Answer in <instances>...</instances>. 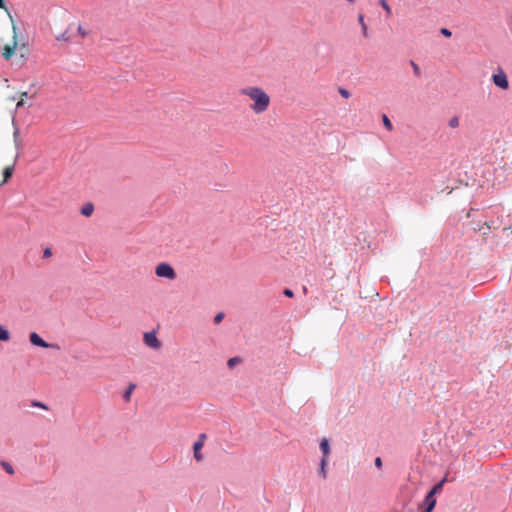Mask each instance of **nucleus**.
Here are the masks:
<instances>
[{"mask_svg":"<svg viewBox=\"0 0 512 512\" xmlns=\"http://www.w3.org/2000/svg\"><path fill=\"white\" fill-rule=\"evenodd\" d=\"M242 94L249 96L253 101L251 109L255 113H262L267 110L270 104V98L268 94L259 87H247L242 89Z\"/></svg>","mask_w":512,"mask_h":512,"instance_id":"obj_1","label":"nucleus"},{"mask_svg":"<svg viewBox=\"0 0 512 512\" xmlns=\"http://www.w3.org/2000/svg\"><path fill=\"white\" fill-rule=\"evenodd\" d=\"M155 274L160 278L169 280H174L177 277L174 268L167 262L159 263L155 268Z\"/></svg>","mask_w":512,"mask_h":512,"instance_id":"obj_2","label":"nucleus"},{"mask_svg":"<svg viewBox=\"0 0 512 512\" xmlns=\"http://www.w3.org/2000/svg\"><path fill=\"white\" fill-rule=\"evenodd\" d=\"M29 341L33 346H37L40 348H56L59 349V346L54 343H48L46 342L38 333L31 332L29 334Z\"/></svg>","mask_w":512,"mask_h":512,"instance_id":"obj_3","label":"nucleus"},{"mask_svg":"<svg viewBox=\"0 0 512 512\" xmlns=\"http://www.w3.org/2000/svg\"><path fill=\"white\" fill-rule=\"evenodd\" d=\"M492 82L502 90H506L509 87L508 77L500 67L498 68V72L492 75Z\"/></svg>","mask_w":512,"mask_h":512,"instance_id":"obj_4","label":"nucleus"},{"mask_svg":"<svg viewBox=\"0 0 512 512\" xmlns=\"http://www.w3.org/2000/svg\"><path fill=\"white\" fill-rule=\"evenodd\" d=\"M13 44L12 45H5L3 48L2 56L5 60H10L12 56L15 53V49L17 48V27L15 24H13Z\"/></svg>","mask_w":512,"mask_h":512,"instance_id":"obj_5","label":"nucleus"},{"mask_svg":"<svg viewBox=\"0 0 512 512\" xmlns=\"http://www.w3.org/2000/svg\"><path fill=\"white\" fill-rule=\"evenodd\" d=\"M143 342L146 346L152 349H159L161 347V342L157 338L155 331L145 332Z\"/></svg>","mask_w":512,"mask_h":512,"instance_id":"obj_6","label":"nucleus"},{"mask_svg":"<svg viewBox=\"0 0 512 512\" xmlns=\"http://www.w3.org/2000/svg\"><path fill=\"white\" fill-rule=\"evenodd\" d=\"M319 449H320V451L322 453V458L321 459H327L328 460V457H329L330 452H331L329 439L323 438L320 441Z\"/></svg>","mask_w":512,"mask_h":512,"instance_id":"obj_7","label":"nucleus"},{"mask_svg":"<svg viewBox=\"0 0 512 512\" xmlns=\"http://www.w3.org/2000/svg\"><path fill=\"white\" fill-rule=\"evenodd\" d=\"M437 504L436 496H433L432 493H427L423 502L419 505V508L426 507L430 509H434Z\"/></svg>","mask_w":512,"mask_h":512,"instance_id":"obj_8","label":"nucleus"},{"mask_svg":"<svg viewBox=\"0 0 512 512\" xmlns=\"http://www.w3.org/2000/svg\"><path fill=\"white\" fill-rule=\"evenodd\" d=\"M203 446L204 445L200 441H195L193 444V455L195 460L198 462L203 460V454L201 453Z\"/></svg>","mask_w":512,"mask_h":512,"instance_id":"obj_9","label":"nucleus"},{"mask_svg":"<svg viewBox=\"0 0 512 512\" xmlns=\"http://www.w3.org/2000/svg\"><path fill=\"white\" fill-rule=\"evenodd\" d=\"M14 173V165H9L3 169V181L0 183V185H3L7 183Z\"/></svg>","mask_w":512,"mask_h":512,"instance_id":"obj_10","label":"nucleus"},{"mask_svg":"<svg viewBox=\"0 0 512 512\" xmlns=\"http://www.w3.org/2000/svg\"><path fill=\"white\" fill-rule=\"evenodd\" d=\"M93 211H94V205L91 202L84 204L81 208V214L86 217L91 216Z\"/></svg>","mask_w":512,"mask_h":512,"instance_id":"obj_11","label":"nucleus"},{"mask_svg":"<svg viewBox=\"0 0 512 512\" xmlns=\"http://www.w3.org/2000/svg\"><path fill=\"white\" fill-rule=\"evenodd\" d=\"M135 388H136V385H135V384H133V383H130V384L128 385V387L125 389V391L123 392V395H122L123 400H124L125 402L130 401V399H131V395H132V392L134 391V389H135Z\"/></svg>","mask_w":512,"mask_h":512,"instance_id":"obj_12","label":"nucleus"},{"mask_svg":"<svg viewBox=\"0 0 512 512\" xmlns=\"http://www.w3.org/2000/svg\"><path fill=\"white\" fill-rule=\"evenodd\" d=\"M328 464L327 459H321L319 463L318 475L323 477L324 479L327 477L326 466Z\"/></svg>","mask_w":512,"mask_h":512,"instance_id":"obj_13","label":"nucleus"},{"mask_svg":"<svg viewBox=\"0 0 512 512\" xmlns=\"http://www.w3.org/2000/svg\"><path fill=\"white\" fill-rule=\"evenodd\" d=\"M358 22L359 24L361 25V32H362V35L364 37H368V28H367V25L364 21V15L362 13H360L358 15Z\"/></svg>","mask_w":512,"mask_h":512,"instance_id":"obj_14","label":"nucleus"},{"mask_svg":"<svg viewBox=\"0 0 512 512\" xmlns=\"http://www.w3.org/2000/svg\"><path fill=\"white\" fill-rule=\"evenodd\" d=\"M10 339V332L6 327L0 325V341L6 342Z\"/></svg>","mask_w":512,"mask_h":512,"instance_id":"obj_15","label":"nucleus"},{"mask_svg":"<svg viewBox=\"0 0 512 512\" xmlns=\"http://www.w3.org/2000/svg\"><path fill=\"white\" fill-rule=\"evenodd\" d=\"M240 363H242V358L239 356H234V357H231L228 359L227 366H228V368L231 369Z\"/></svg>","mask_w":512,"mask_h":512,"instance_id":"obj_16","label":"nucleus"},{"mask_svg":"<svg viewBox=\"0 0 512 512\" xmlns=\"http://www.w3.org/2000/svg\"><path fill=\"white\" fill-rule=\"evenodd\" d=\"M443 490V487L441 486V483H435L431 489L427 493H432L433 496H436L437 494L441 493Z\"/></svg>","mask_w":512,"mask_h":512,"instance_id":"obj_17","label":"nucleus"},{"mask_svg":"<svg viewBox=\"0 0 512 512\" xmlns=\"http://www.w3.org/2000/svg\"><path fill=\"white\" fill-rule=\"evenodd\" d=\"M382 122L387 130H389V131L393 130V124L386 114H382Z\"/></svg>","mask_w":512,"mask_h":512,"instance_id":"obj_18","label":"nucleus"},{"mask_svg":"<svg viewBox=\"0 0 512 512\" xmlns=\"http://www.w3.org/2000/svg\"><path fill=\"white\" fill-rule=\"evenodd\" d=\"M1 466L3 467V469L10 475L14 474V468L13 466L9 463V462H6V461H2L1 462Z\"/></svg>","mask_w":512,"mask_h":512,"instance_id":"obj_19","label":"nucleus"},{"mask_svg":"<svg viewBox=\"0 0 512 512\" xmlns=\"http://www.w3.org/2000/svg\"><path fill=\"white\" fill-rule=\"evenodd\" d=\"M379 4L386 11L387 15L390 16L392 14L391 7L386 0H379Z\"/></svg>","mask_w":512,"mask_h":512,"instance_id":"obj_20","label":"nucleus"},{"mask_svg":"<svg viewBox=\"0 0 512 512\" xmlns=\"http://www.w3.org/2000/svg\"><path fill=\"white\" fill-rule=\"evenodd\" d=\"M410 65L413 69V73L416 77H420L421 76V70H420V67L418 66V64H416L413 60H410Z\"/></svg>","mask_w":512,"mask_h":512,"instance_id":"obj_21","label":"nucleus"},{"mask_svg":"<svg viewBox=\"0 0 512 512\" xmlns=\"http://www.w3.org/2000/svg\"><path fill=\"white\" fill-rule=\"evenodd\" d=\"M31 406H32V407H38V408L45 409V410H47V409H48V407L46 406V404H45V403H43V402H41V401H38V400H33V401L31 402Z\"/></svg>","mask_w":512,"mask_h":512,"instance_id":"obj_22","label":"nucleus"},{"mask_svg":"<svg viewBox=\"0 0 512 512\" xmlns=\"http://www.w3.org/2000/svg\"><path fill=\"white\" fill-rule=\"evenodd\" d=\"M225 317V314L224 312H218L215 316H214V319H213V322L214 324H219L222 322V320L224 319Z\"/></svg>","mask_w":512,"mask_h":512,"instance_id":"obj_23","label":"nucleus"},{"mask_svg":"<svg viewBox=\"0 0 512 512\" xmlns=\"http://www.w3.org/2000/svg\"><path fill=\"white\" fill-rule=\"evenodd\" d=\"M449 126L451 128H456L459 126V119L458 117L454 116L449 120Z\"/></svg>","mask_w":512,"mask_h":512,"instance_id":"obj_24","label":"nucleus"},{"mask_svg":"<svg viewBox=\"0 0 512 512\" xmlns=\"http://www.w3.org/2000/svg\"><path fill=\"white\" fill-rule=\"evenodd\" d=\"M339 94H340L343 98H346V99H347V98H349V97L351 96V93H350L347 89L342 88V87H340V88H339Z\"/></svg>","mask_w":512,"mask_h":512,"instance_id":"obj_25","label":"nucleus"},{"mask_svg":"<svg viewBox=\"0 0 512 512\" xmlns=\"http://www.w3.org/2000/svg\"><path fill=\"white\" fill-rule=\"evenodd\" d=\"M283 295H284L285 297H287V298H293V297H294V292H293V290H292V289H290V288H285V289L283 290Z\"/></svg>","mask_w":512,"mask_h":512,"instance_id":"obj_26","label":"nucleus"},{"mask_svg":"<svg viewBox=\"0 0 512 512\" xmlns=\"http://www.w3.org/2000/svg\"><path fill=\"white\" fill-rule=\"evenodd\" d=\"M440 33H441V35H443L444 37H447V38L452 36L451 30H449L448 28H441Z\"/></svg>","mask_w":512,"mask_h":512,"instance_id":"obj_27","label":"nucleus"},{"mask_svg":"<svg viewBox=\"0 0 512 512\" xmlns=\"http://www.w3.org/2000/svg\"><path fill=\"white\" fill-rule=\"evenodd\" d=\"M52 256V249L50 247H46L43 250V258L47 259Z\"/></svg>","mask_w":512,"mask_h":512,"instance_id":"obj_28","label":"nucleus"},{"mask_svg":"<svg viewBox=\"0 0 512 512\" xmlns=\"http://www.w3.org/2000/svg\"><path fill=\"white\" fill-rule=\"evenodd\" d=\"M374 464L378 469H380L383 465L381 457H376L374 460Z\"/></svg>","mask_w":512,"mask_h":512,"instance_id":"obj_29","label":"nucleus"},{"mask_svg":"<svg viewBox=\"0 0 512 512\" xmlns=\"http://www.w3.org/2000/svg\"><path fill=\"white\" fill-rule=\"evenodd\" d=\"M206 437H207L206 434L202 433L199 435V437L196 441H200L204 445V441H205Z\"/></svg>","mask_w":512,"mask_h":512,"instance_id":"obj_30","label":"nucleus"},{"mask_svg":"<svg viewBox=\"0 0 512 512\" xmlns=\"http://www.w3.org/2000/svg\"><path fill=\"white\" fill-rule=\"evenodd\" d=\"M447 482H448L447 474H445V476L440 481H438V483H441L442 487H444L445 483H447Z\"/></svg>","mask_w":512,"mask_h":512,"instance_id":"obj_31","label":"nucleus"},{"mask_svg":"<svg viewBox=\"0 0 512 512\" xmlns=\"http://www.w3.org/2000/svg\"><path fill=\"white\" fill-rule=\"evenodd\" d=\"M78 33L81 34L82 36L86 35V31L82 28V26L78 27Z\"/></svg>","mask_w":512,"mask_h":512,"instance_id":"obj_32","label":"nucleus"},{"mask_svg":"<svg viewBox=\"0 0 512 512\" xmlns=\"http://www.w3.org/2000/svg\"><path fill=\"white\" fill-rule=\"evenodd\" d=\"M66 34H67L66 32L62 33V34L60 35V37H58L57 39H58V40H68V37L66 36Z\"/></svg>","mask_w":512,"mask_h":512,"instance_id":"obj_33","label":"nucleus"},{"mask_svg":"<svg viewBox=\"0 0 512 512\" xmlns=\"http://www.w3.org/2000/svg\"><path fill=\"white\" fill-rule=\"evenodd\" d=\"M423 510L422 512H433L434 509H430V508H426V507H422Z\"/></svg>","mask_w":512,"mask_h":512,"instance_id":"obj_34","label":"nucleus"},{"mask_svg":"<svg viewBox=\"0 0 512 512\" xmlns=\"http://www.w3.org/2000/svg\"><path fill=\"white\" fill-rule=\"evenodd\" d=\"M0 8H5V0H0Z\"/></svg>","mask_w":512,"mask_h":512,"instance_id":"obj_35","label":"nucleus"},{"mask_svg":"<svg viewBox=\"0 0 512 512\" xmlns=\"http://www.w3.org/2000/svg\"><path fill=\"white\" fill-rule=\"evenodd\" d=\"M22 104H23V100H20V101L18 102L17 106L19 107V106H21Z\"/></svg>","mask_w":512,"mask_h":512,"instance_id":"obj_36","label":"nucleus"},{"mask_svg":"<svg viewBox=\"0 0 512 512\" xmlns=\"http://www.w3.org/2000/svg\"><path fill=\"white\" fill-rule=\"evenodd\" d=\"M22 96L27 97V96H28V93H27V92H24V93L22 94Z\"/></svg>","mask_w":512,"mask_h":512,"instance_id":"obj_37","label":"nucleus"},{"mask_svg":"<svg viewBox=\"0 0 512 512\" xmlns=\"http://www.w3.org/2000/svg\"><path fill=\"white\" fill-rule=\"evenodd\" d=\"M347 1H348V2H350V3H353V2H355V0H347Z\"/></svg>","mask_w":512,"mask_h":512,"instance_id":"obj_38","label":"nucleus"}]
</instances>
